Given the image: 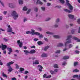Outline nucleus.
I'll use <instances>...</instances> for the list:
<instances>
[{
    "instance_id": "f257e3e1",
    "label": "nucleus",
    "mask_w": 80,
    "mask_h": 80,
    "mask_svg": "<svg viewBox=\"0 0 80 80\" xmlns=\"http://www.w3.org/2000/svg\"><path fill=\"white\" fill-rule=\"evenodd\" d=\"M67 5L68 6L70 10H68L67 9H63L64 11L66 12H68V13H72L73 12V7L72 6V5H71L70 3H67Z\"/></svg>"
},
{
    "instance_id": "f03ea898",
    "label": "nucleus",
    "mask_w": 80,
    "mask_h": 80,
    "mask_svg": "<svg viewBox=\"0 0 80 80\" xmlns=\"http://www.w3.org/2000/svg\"><path fill=\"white\" fill-rule=\"evenodd\" d=\"M11 15L13 17V19L15 20H17L18 18V14L14 10L11 11Z\"/></svg>"
},
{
    "instance_id": "7ed1b4c3",
    "label": "nucleus",
    "mask_w": 80,
    "mask_h": 80,
    "mask_svg": "<svg viewBox=\"0 0 80 80\" xmlns=\"http://www.w3.org/2000/svg\"><path fill=\"white\" fill-rule=\"evenodd\" d=\"M13 63H14V62L11 61V62H9L7 64V66L8 67V68H9V69L8 70V72H12L13 70V69H12V67L10 65H12V64H13Z\"/></svg>"
},
{
    "instance_id": "20e7f679",
    "label": "nucleus",
    "mask_w": 80,
    "mask_h": 80,
    "mask_svg": "<svg viewBox=\"0 0 80 80\" xmlns=\"http://www.w3.org/2000/svg\"><path fill=\"white\" fill-rule=\"evenodd\" d=\"M9 8H16V5L12 3H9L8 4Z\"/></svg>"
},
{
    "instance_id": "39448f33",
    "label": "nucleus",
    "mask_w": 80,
    "mask_h": 80,
    "mask_svg": "<svg viewBox=\"0 0 80 80\" xmlns=\"http://www.w3.org/2000/svg\"><path fill=\"white\" fill-rule=\"evenodd\" d=\"M68 16L70 19L74 20V15L72 14H68Z\"/></svg>"
},
{
    "instance_id": "423d86ee",
    "label": "nucleus",
    "mask_w": 80,
    "mask_h": 80,
    "mask_svg": "<svg viewBox=\"0 0 80 80\" xmlns=\"http://www.w3.org/2000/svg\"><path fill=\"white\" fill-rule=\"evenodd\" d=\"M8 28H7V32L10 33L11 32L13 31V30H12V28L10 27V25H8Z\"/></svg>"
},
{
    "instance_id": "0eeeda50",
    "label": "nucleus",
    "mask_w": 80,
    "mask_h": 80,
    "mask_svg": "<svg viewBox=\"0 0 80 80\" xmlns=\"http://www.w3.org/2000/svg\"><path fill=\"white\" fill-rule=\"evenodd\" d=\"M18 45L19 46V47L22 48L23 47V43L20 42V41L18 40L17 41Z\"/></svg>"
},
{
    "instance_id": "6e6552de",
    "label": "nucleus",
    "mask_w": 80,
    "mask_h": 80,
    "mask_svg": "<svg viewBox=\"0 0 80 80\" xmlns=\"http://www.w3.org/2000/svg\"><path fill=\"white\" fill-rule=\"evenodd\" d=\"M72 43V40L70 39L67 42H64V45L66 46V47H67V44H68V43Z\"/></svg>"
},
{
    "instance_id": "1a4fd4ad",
    "label": "nucleus",
    "mask_w": 80,
    "mask_h": 80,
    "mask_svg": "<svg viewBox=\"0 0 80 80\" xmlns=\"http://www.w3.org/2000/svg\"><path fill=\"white\" fill-rule=\"evenodd\" d=\"M36 4V5H38V4H40V5H43V2H41V1H40V0H37Z\"/></svg>"
},
{
    "instance_id": "9d476101",
    "label": "nucleus",
    "mask_w": 80,
    "mask_h": 80,
    "mask_svg": "<svg viewBox=\"0 0 80 80\" xmlns=\"http://www.w3.org/2000/svg\"><path fill=\"white\" fill-rule=\"evenodd\" d=\"M2 50H4L5 49L7 48V45H3V44H2Z\"/></svg>"
},
{
    "instance_id": "9b49d317",
    "label": "nucleus",
    "mask_w": 80,
    "mask_h": 80,
    "mask_svg": "<svg viewBox=\"0 0 80 80\" xmlns=\"http://www.w3.org/2000/svg\"><path fill=\"white\" fill-rule=\"evenodd\" d=\"M7 49L9 52H8V54H10L12 52V49L11 48H8Z\"/></svg>"
},
{
    "instance_id": "f8f14e48",
    "label": "nucleus",
    "mask_w": 80,
    "mask_h": 80,
    "mask_svg": "<svg viewBox=\"0 0 80 80\" xmlns=\"http://www.w3.org/2000/svg\"><path fill=\"white\" fill-rule=\"evenodd\" d=\"M72 39L75 40H77V42H80V39H78L77 38L74 36L72 37Z\"/></svg>"
},
{
    "instance_id": "ddd939ff",
    "label": "nucleus",
    "mask_w": 80,
    "mask_h": 80,
    "mask_svg": "<svg viewBox=\"0 0 80 80\" xmlns=\"http://www.w3.org/2000/svg\"><path fill=\"white\" fill-rule=\"evenodd\" d=\"M57 47H63V43L60 42L58 44Z\"/></svg>"
},
{
    "instance_id": "4468645a",
    "label": "nucleus",
    "mask_w": 80,
    "mask_h": 80,
    "mask_svg": "<svg viewBox=\"0 0 80 80\" xmlns=\"http://www.w3.org/2000/svg\"><path fill=\"white\" fill-rule=\"evenodd\" d=\"M24 52L25 53V54L26 55H28V53H30V52L27 50H24Z\"/></svg>"
},
{
    "instance_id": "2eb2a0df",
    "label": "nucleus",
    "mask_w": 80,
    "mask_h": 80,
    "mask_svg": "<svg viewBox=\"0 0 80 80\" xmlns=\"http://www.w3.org/2000/svg\"><path fill=\"white\" fill-rule=\"evenodd\" d=\"M53 37L55 38H60V36L58 35H54Z\"/></svg>"
},
{
    "instance_id": "dca6fc26",
    "label": "nucleus",
    "mask_w": 80,
    "mask_h": 80,
    "mask_svg": "<svg viewBox=\"0 0 80 80\" xmlns=\"http://www.w3.org/2000/svg\"><path fill=\"white\" fill-rule=\"evenodd\" d=\"M34 64H35V65H37L38 64H39V62H38V60H37L35 61V62H33V64L34 65Z\"/></svg>"
},
{
    "instance_id": "f3484780",
    "label": "nucleus",
    "mask_w": 80,
    "mask_h": 80,
    "mask_svg": "<svg viewBox=\"0 0 80 80\" xmlns=\"http://www.w3.org/2000/svg\"><path fill=\"white\" fill-rule=\"evenodd\" d=\"M36 51H35V50L34 49L32 50L29 53L31 54H33V53H35V52Z\"/></svg>"
},
{
    "instance_id": "a211bd4d",
    "label": "nucleus",
    "mask_w": 80,
    "mask_h": 80,
    "mask_svg": "<svg viewBox=\"0 0 80 80\" xmlns=\"http://www.w3.org/2000/svg\"><path fill=\"white\" fill-rule=\"evenodd\" d=\"M49 48H50V46H45L44 48V51H47Z\"/></svg>"
},
{
    "instance_id": "6ab92c4d",
    "label": "nucleus",
    "mask_w": 80,
    "mask_h": 80,
    "mask_svg": "<svg viewBox=\"0 0 80 80\" xmlns=\"http://www.w3.org/2000/svg\"><path fill=\"white\" fill-rule=\"evenodd\" d=\"M72 37V35H68L67 36V38L66 39V40H70V38Z\"/></svg>"
},
{
    "instance_id": "aec40b11",
    "label": "nucleus",
    "mask_w": 80,
    "mask_h": 80,
    "mask_svg": "<svg viewBox=\"0 0 80 80\" xmlns=\"http://www.w3.org/2000/svg\"><path fill=\"white\" fill-rule=\"evenodd\" d=\"M46 34H48V35H53V32H52L49 31H47L46 32Z\"/></svg>"
},
{
    "instance_id": "412c9836",
    "label": "nucleus",
    "mask_w": 80,
    "mask_h": 80,
    "mask_svg": "<svg viewBox=\"0 0 80 80\" xmlns=\"http://www.w3.org/2000/svg\"><path fill=\"white\" fill-rule=\"evenodd\" d=\"M73 46V45L71 44H70L68 45V49H70V48H72V47Z\"/></svg>"
},
{
    "instance_id": "4be33fe9",
    "label": "nucleus",
    "mask_w": 80,
    "mask_h": 80,
    "mask_svg": "<svg viewBox=\"0 0 80 80\" xmlns=\"http://www.w3.org/2000/svg\"><path fill=\"white\" fill-rule=\"evenodd\" d=\"M48 55H47V54H45V53L42 54V57H47Z\"/></svg>"
},
{
    "instance_id": "5701e85b",
    "label": "nucleus",
    "mask_w": 80,
    "mask_h": 80,
    "mask_svg": "<svg viewBox=\"0 0 80 80\" xmlns=\"http://www.w3.org/2000/svg\"><path fill=\"white\" fill-rule=\"evenodd\" d=\"M31 31L32 32H31V35H34V34H35V31L34 30H33V29H32L31 30Z\"/></svg>"
},
{
    "instance_id": "b1692460",
    "label": "nucleus",
    "mask_w": 80,
    "mask_h": 80,
    "mask_svg": "<svg viewBox=\"0 0 80 80\" xmlns=\"http://www.w3.org/2000/svg\"><path fill=\"white\" fill-rule=\"evenodd\" d=\"M68 58H69V57L67 56H65L63 58V59H64V60H67V59H68Z\"/></svg>"
},
{
    "instance_id": "393cba45",
    "label": "nucleus",
    "mask_w": 80,
    "mask_h": 80,
    "mask_svg": "<svg viewBox=\"0 0 80 80\" xmlns=\"http://www.w3.org/2000/svg\"><path fill=\"white\" fill-rule=\"evenodd\" d=\"M23 0H19L18 3L20 5H22L23 4Z\"/></svg>"
},
{
    "instance_id": "a878e982",
    "label": "nucleus",
    "mask_w": 80,
    "mask_h": 80,
    "mask_svg": "<svg viewBox=\"0 0 80 80\" xmlns=\"http://www.w3.org/2000/svg\"><path fill=\"white\" fill-rule=\"evenodd\" d=\"M60 22V18H58L56 20V23L57 24H58V22Z\"/></svg>"
},
{
    "instance_id": "bb28decb",
    "label": "nucleus",
    "mask_w": 80,
    "mask_h": 80,
    "mask_svg": "<svg viewBox=\"0 0 80 80\" xmlns=\"http://www.w3.org/2000/svg\"><path fill=\"white\" fill-rule=\"evenodd\" d=\"M2 77H3L4 78H7L8 76H7L6 74H5L4 72H2Z\"/></svg>"
},
{
    "instance_id": "cd10ccee",
    "label": "nucleus",
    "mask_w": 80,
    "mask_h": 80,
    "mask_svg": "<svg viewBox=\"0 0 80 80\" xmlns=\"http://www.w3.org/2000/svg\"><path fill=\"white\" fill-rule=\"evenodd\" d=\"M37 43L39 45H43V42H42V41H40L38 42H37Z\"/></svg>"
},
{
    "instance_id": "c85d7f7f",
    "label": "nucleus",
    "mask_w": 80,
    "mask_h": 80,
    "mask_svg": "<svg viewBox=\"0 0 80 80\" xmlns=\"http://www.w3.org/2000/svg\"><path fill=\"white\" fill-rule=\"evenodd\" d=\"M53 67L55 68H58V65H57V64H54Z\"/></svg>"
},
{
    "instance_id": "c756f323",
    "label": "nucleus",
    "mask_w": 80,
    "mask_h": 80,
    "mask_svg": "<svg viewBox=\"0 0 80 80\" xmlns=\"http://www.w3.org/2000/svg\"><path fill=\"white\" fill-rule=\"evenodd\" d=\"M60 2L62 3V5L65 3V1L64 0H59Z\"/></svg>"
},
{
    "instance_id": "7c9ffc66",
    "label": "nucleus",
    "mask_w": 80,
    "mask_h": 80,
    "mask_svg": "<svg viewBox=\"0 0 80 80\" xmlns=\"http://www.w3.org/2000/svg\"><path fill=\"white\" fill-rule=\"evenodd\" d=\"M65 47L66 48L64 49L63 50V52H65V51H67V50L69 49L68 48H67V45H66V46H65Z\"/></svg>"
},
{
    "instance_id": "2f4dec72",
    "label": "nucleus",
    "mask_w": 80,
    "mask_h": 80,
    "mask_svg": "<svg viewBox=\"0 0 80 80\" xmlns=\"http://www.w3.org/2000/svg\"><path fill=\"white\" fill-rule=\"evenodd\" d=\"M34 35H36L38 36L40 35V33L37 32H35Z\"/></svg>"
},
{
    "instance_id": "473e14b6",
    "label": "nucleus",
    "mask_w": 80,
    "mask_h": 80,
    "mask_svg": "<svg viewBox=\"0 0 80 80\" xmlns=\"http://www.w3.org/2000/svg\"><path fill=\"white\" fill-rule=\"evenodd\" d=\"M78 65V62H74V66L75 67V66H77V65Z\"/></svg>"
},
{
    "instance_id": "72a5a7b5",
    "label": "nucleus",
    "mask_w": 80,
    "mask_h": 80,
    "mask_svg": "<svg viewBox=\"0 0 80 80\" xmlns=\"http://www.w3.org/2000/svg\"><path fill=\"white\" fill-rule=\"evenodd\" d=\"M34 10L36 12H38V8L37 7H35L34 8Z\"/></svg>"
},
{
    "instance_id": "f704fd0d",
    "label": "nucleus",
    "mask_w": 80,
    "mask_h": 80,
    "mask_svg": "<svg viewBox=\"0 0 80 80\" xmlns=\"http://www.w3.org/2000/svg\"><path fill=\"white\" fill-rule=\"evenodd\" d=\"M65 65H67V62H66L64 61L62 63V65L63 66H64Z\"/></svg>"
},
{
    "instance_id": "c9c22d12",
    "label": "nucleus",
    "mask_w": 80,
    "mask_h": 80,
    "mask_svg": "<svg viewBox=\"0 0 80 80\" xmlns=\"http://www.w3.org/2000/svg\"><path fill=\"white\" fill-rule=\"evenodd\" d=\"M78 77H79V76H78V75L77 74L74 75L73 76V78H75V77H78V78L79 79V78H78ZM79 80H80V79H79Z\"/></svg>"
},
{
    "instance_id": "e433bc0d",
    "label": "nucleus",
    "mask_w": 80,
    "mask_h": 80,
    "mask_svg": "<svg viewBox=\"0 0 80 80\" xmlns=\"http://www.w3.org/2000/svg\"><path fill=\"white\" fill-rule=\"evenodd\" d=\"M38 69H42L43 68V67L41 65H38Z\"/></svg>"
},
{
    "instance_id": "4c0bfd02",
    "label": "nucleus",
    "mask_w": 80,
    "mask_h": 80,
    "mask_svg": "<svg viewBox=\"0 0 80 80\" xmlns=\"http://www.w3.org/2000/svg\"><path fill=\"white\" fill-rule=\"evenodd\" d=\"M41 9L43 12L45 11V8L44 7H41Z\"/></svg>"
},
{
    "instance_id": "58836bf2",
    "label": "nucleus",
    "mask_w": 80,
    "mask_h": 80,
    "mask_svg": "<svg viewBox=\"0 0 80 80\" xmlns=\"http://www.w3.org/2000/svg\"><path fill=\"white\" fill-rule=\"evenodd\" d=\"M58 24H54L53 25V27L54 28H57L58 27Z\"/></svg>"
},
{
    "instance_id": "ea45409f",
    "label": "nucleus",
    "mask_w": 80,
    "mask_h": 80,
    "mask_svg": "<svg viewBox=\"0 0 80 80\" xmlns=\"http://www.w3.org/2000/svg\"><path fill=\"white\" fill-rule=\"evenodd\" d=\"M61 51L60 50H58L56 51L55 53H60Z\"/></svg>"
},
{
    "instance_id": "a19ab883",
    "label": "nucleus",
    "mask_w": 80,
    "mask_h": 80,
    "mask_svg": "<svg viewBox=\"0 0 80 80\" xmlns=\"http://www.w3.org/2000/svg\"><path fill=\"white\" fill-rule=\"evenodd\" d=\"M51 19V18H47L46 19V21L47 22H48V21H49Z\"/></svg>"
},
{
    "instance_id": "79ce46f5",
    "label": "nucleus",
    "mask_w": 80,
    "mask_h": 80,
    "mask_svg": "<svg viewBox=\"0 0 80 80\" xmlns=\"http://www.w3.org/2000/svg\"><path fill=\"white\" fill-rule=\"evenodd\" d=\"M28 9L26 7H24L23 8V10H24V11H27Z\"/></svg>"
},
{
    "instance_id": "37998d69",
    "label": "nucleus",
    "mask_w": 80,
    "mask_h": 80,
    "mask_svg": "<svg viewBox=\"0 0 80 80\" xmlns=\"http://www.w3.org/2000/svg\"><path fill=\"white\" fill-rule=\"evenodd\" d=\"M50 72L51 73V74L52 75H53V74H55V72L51 70L50 71Z\"/></svg>"
},
{
    "instance_id": "c03bdc74",
    "label": "nucleus",
    "mask_w": 80,
    "mask_h": 80,
    "mask_svg": "<svg viewBox=\"0 0 80 80\" xmlns=\"http://www.w3.org/2000/svg\"><path fill=\"white\" fill-rule=\"evenodd\" d=\"M79 72V70L77 69L73 71V72Z\"/></svg>"
},
{
    "instance_id": "a18cd8bd",
    "label": "nucleus",
    "mask_w": 80,
    "mask_h": 80,
    "mask_svg": "<svg viewBox=\"0 0 80 80\" xmlns=\"http://www.w3.org/2000/svg\"><path fill=\"white\" fill-rule=\"evenodd\" d=\"M0 3L2 5V6H3V7H5V6L4 5V3L1 2V0H0Z\"/></svg>"
},
{
    "instance_id": "49530a36",
    "label": "nucleus",
    "mask_w": 80,
    "mask_h": 80,
    "mask_svg": "<svg viewBox=\"0 0 80 80\" xmlns=\"http://www.w3.org/2000/svg\"><path fill=\"white\" fill-rule=\"evenodd\" d=\"M26 34H31V32L30 31H27L26 32Z\"/></svg>"
},
{
    "instance_id": "de8ad7c7",
    "label": "nucleus",
    "mask_w": 80,
    "mask_h": 80,
    "mask_svg": "<svg viewBox=\"0 0 80 80\" xmlns=\"http://www.w3.org/2000/svg\"><path fill=\"white\" fill-rule=\"evenodd\" d=\"M3 40L4 41V42H8V39L4 38H3Z\"/></svg>"
},
{
    "instance_id": "09e8293b",
    "label": "nucleus",
    "mask_w": 80,
    "mask_h": 80,
    "mask_svg": "<svg viewBox=\"0 0 80 80\" xmlns=\"http://www.w3.org/2000/svg\"><path fill=\"white\" fill-rule=\"evenodd\" d=\"M75 31V29H72V30H71L72 33V34H73Z\"/></svg>"
},
{
    "instance_id": "8fccbe9b",
    "label": "nucleus",
    "mask_w": 80,
    "mask_h": 80,
    "mask_svg": "<svg viewBox=\"0 0 80 80\" xmlns=\"http://www.w3.org/2000/svg\"><path fill=\"white\" fill-rule=\"evenodd\" d=\"M38 30L39 31H42V28H38Z\"/></svg>"
},
{
    "instance_id": "3c124183",
    "label": "nucleus",
    "mask_w": 80,
    "mask_h": 80,
    "mask_svg": "<svg viewBox=\"0 0 80 80\" xmlns=\"http://www.w3.org/2000/svg\"><path fill=\"white\" fill-rule=\"evenodd\" d=\"M15 66L16 68H17V69H18V68H19V66H18V65L16 64H15Z\"/></svg>"
},
{
    "instance_id": "603ef678",
    "label": "nucleus",
    "mask_w": 80,
    "mask_h": 80,
    "mask_svg": "<svg viewBox=\"0 0 80 80\" xmlns=\"http://www.w3.org/2000/svg\"><path fill=\"white\" fill-rule=\"evenodd\" d=\"M30 11H31V9H28L27 12V14H28L29 13H30Z\"/></svg>"
},
{
    "instance_id": "864d4df0",
    "label": "nucleus",
    "mask_w": 80,
    "mask_h": 80,
    "mask_svg": "<svg viewBox=\"0 0 80 80\" xmlns=\"http://www.w3.org/2000/svg\"><path fill=\"white\" fill-rule=\"evenodd\" d=\"M75 53H77V54H78L80 52L76 50L75 51Z\"/></svg>"
},
{
    "instance_id": "5fc2aeb1",
    "label": "nucleus",
    "mask_w": 80,
    "mask_h": 80,
    "mask_svg": "<svg viewBox=\"0 0 80 80\" xmlns=\"http://www.w3.org/2000/svg\"><path fill=\"white\" fill-rule=\"evenodd\" d=\"M51 5V4L50 3L48 2L47 3V6H48V7H49V6H50Z\"/></svg>"
},
{
    "instance_id": "6e6d98bb",
    "label": "nucleus",
    "mask_w": 80,
    "mask_h": 80,
    "mask_svg": "<svg viewBox=\"0 0 80 80\" xmlns=\"http://www.w3.org/2000/svg\"><path fill=\"white\" fill-rule=\"evenodd\" d=\"M43 78H46V77H47V74H45L44 75H43Z\"/></svg>"
},
{
    "instance_id": "4d7b16f0",
    "label": "nucleus",
    "mask_w": 80,
    "mask_h": 80,
    "mask_svg": "<svg viewBox=\"0 0 80 80\" xmlns=\"http://www.w3.org/2000/svg\"><path fill=\"white\" fill-rule=\"evenodd\" d=\"M77 22L78 24H80V19H78Z\"/></svg>"
},
{
    "instance_id": "13d9d810",
    "label": "nucleus",
    "mask_w": 80,
    "mask_h": 80,
    "mask_svg": "<svg viewBox=\"0 0 80 80\" xmlns=\"http://www.w3.org/2000/svg\"><path fill=\"white\" fill-rule=\"evenodd\" d=\"M39 38H43V36L42 34H41L40 35H39Z\"/></svg>"
},
{
    "instance_id": "bf43d9fd",
    "label": "nucleus",
    "mask_w": 80,
    "mask_h": 80,
    "mask_svg": "<svg viewBox=\"0 0 80 80\" xmlns=\"http://www.w3.org/2000/svg\"><path fill=\"white\" fill-rule=\"evenodd\" d=\"M52 77V76L51 75H49V76H48L47 77H46V78H51Z\"/></svg>"
},
{
    "instance_id": "052dcab7",
    "label": "nucleus",
    "mask_w": 80,
    "mask_h": 80,
    "mask_svg": "<svg viewBox=\"0 0 80 80\" xmlns=\"http://www.w3.org/2000/svg\"><path fill=\"white\" fill-rule=\"evenodd\" d=\"M34 42H37V41H38V38H35L34 39Z\"/></svg>"
},
{
    "instance_id": "680f3d73",
    "label": "nucleus",
    "mask_w": 80,
    "mask_h": 80,
    "mask_svg": "<svg viewBox=\"0 0 80 80\" xmlns=\"http://www.w3.org/2000/svg\"><path fill=\"white\" fill-rule=\"evenodd\" d=\"M65 27L66 28H69V26L67 24L65 25Z\"/></svg>"
},
{
    "instance_id": "e2e57ef3",
    "label": "nucleus",
    "mask_w": 80,
    "mask_h": 80,
    "mask_svg": "<svg viewBox=\"0 0 80 80\" xmlns=\"http://www.w3.org/2000/svg\"><path fill=\"white\" fill-rule=\"evenodd\" d=\"M20 70H21L22 71H24L25 70V69H24V68H20Z\"/></svg>"
},
{
    "instance_id": "0e129e2a",
    "label": "nucleus",
    "mask_w": 80,
    "mask_h": 80,
    "mask_svg": "<svg viewBox=\"0 0 80 80\" xmlns=\"http://www.w3.org/2000/svg\"><path fill=\"white\" fill-rule=\"evenodd\" d=\"M27 20V19L26 18H24L23 19V22H26Z\"/></svg>"
},
{
    "instance_id": "69168bd1",
    "label": "nucleus",
    "mask_w": 80,
    "mask_h": 80,
    "mask_svg": "<svg viewBox=\"0 0 80 80\" xmlns=\"http://www.w3.org/2000/svg\"><path fill=\"white\" fill-rule=\"evenodd\" d=\"M0 65H3V62H2L0 60Z\"/></svg>"
},
{
    "instance_id": "338daca9",
    "label": "nucleus",
    "mask_w": 80,
    "mask_h": 80,
    "mask_svg": "<svg viewBox=\"0 0 80 80\" xmlns=\"http://www.w3.org/2000/svg\"><path fill=\"white\" fill-rule=\"evenodd\" d=\"M44 40H45L46 42H48V39L47 38H44Z\"/></svg>"
},
{
    "instance_id": "774afa93",
    "label": "nucleus",
    "mask_w": 80,
    "mask_h": 80,
    "mask_svg": "<svg viewBox=\"0 0 80 80\" xmlns=\"http://www.w3.org/2000/svg\"><path fill=\"white\" fill-rule=\"evenodd\" d=\"M12 80H17V79L15 78H12Z\"/></svg>"
}]
</instances>
